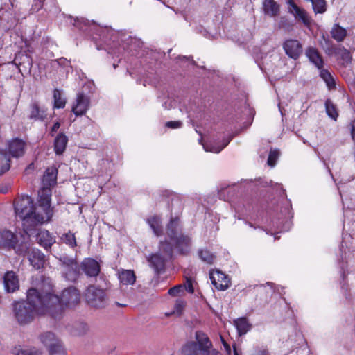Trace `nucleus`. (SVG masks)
Masks as SVG:
<instances>
[{
    "mask_svg": "<svg viewBox=\"0 0 355 355\" xmlns=\"http://www.w3.org/2000/svg\"><path fill=\"white\" fill-rule=\"evenodd\" d=\"M44 295V288H31L27 291L26 300L12 304L14 317L19 324H27L37 316L49 315L48 304Z\"/></svg>",
    "mask_w": 355,
    "mask_h": 355,
    "instance_id": "nucleus-1",
    "label": "nucleus"
},
{
    "mask_svg": "<svg viewBox=\"0 0 355 355\" xmlns=\"http://www.w3.org/2000/svg\"><path fill=\"white\" fill-rule=\"evenodd\" d=\"M40 196L37 205H34L33 200L28 196H22L15 201V211L17 217L23 221L25 231L29 229L28 225L35 226L42 224L51 220L53 214V208L51 206V216L47 211L44 210L40 205Z\"/></svg>",
    "mask_w": 355,
    "mask_h": 355,
    "instance_id": "nucleus-2",
    "label": "nucleus"
},
{
    "mask_svg": "<svg viewBox=\"0 0 355 355\" xmlns=\"http://www.w3.org/2000/svg\"><path fill=\"white\" fill-rule=\"evenodd\" d=\"M44 294L48 304L49 315L55 320L62 317L64 308H75L80 302V292L73 286L65 288L59 297L53 293L52 286L48 283L46 289H44Z\"/></svg>",
    "mask_w": 355,
    "mask_h": 355,
    "instance_id": "nucleus-3",
    "label": "nucleus"
},
{
    "mask_svg": "<svg viewBox=\"0 0 355 355\" xmlns=\"http://www.w3.org/2000/svg\"><path fill=\"white\" fill-rule=\"evenodd\" d=\"M57 170L54 167L48 168L42 178L43 187L39 191L40 205L44 209L47 211V214L51 216V187L56 184Z\"/></svg>",
    "mask_w": 355,
    "mask_h": 355,
    "instance_id": "nucleus-4",
    "label": "nucleus"
},
{
    "mask_svg": "<svg viewBox=\"0 0 355 355\" xmlns=\"http://www.w3.org/2000/svg\"><path fill=\"white\" fill-rule=\"evenodd\" d=\"M158 249V252L151 254L148 258L150 267L154 269L156 274L164 270L166 261L171 259L173 254V246L167 239L159 241Z\"/></svg>",
    "mask_w": 355,
    "mask_h": 355,
    "instance_id": "nucleus-5",
    "label": "nucleus"
},
{
    "mask_svg": "<svg viewBox=\"0 0 355 355\" xmlns=\"http://www.w3.org/2000/svg\"><path fill=\"white\" fill-rule=\"evenodd\" d=\"M196 341L187 343L183 349L185 355H209L212 343L207 335L202 331L195 334Z\"/></svg>",
    "mask_w": 355,
    "mask_h": 355,
    "instance_id": "nucleus-6",
    "label": "nucleus"
},
{
    "mask_svg": "<svg viewBox=\"0 0 355 355\" xmlns=\"http://www.w3.org/2000/svg\"><path fill=\"white\" fill-rule=\"evenodd\" d=\"M86 304L94 309H104L107 304L108 296L106 291L96 285L89 286L83 295Z\"/></svg>",
    "mask_w": 355,
    "mask_h": 355,
    "instance_id": "nucleus-7",
    "label": "nucleus"
},
{
    "mask_svg": "<svg viewBox=\"0 0 355 355\" xmlns=\"http://www.w3.org/2000/svg\"><path fill=\"white\" fill-rule=\"evenodd\" d=\"M287 5L288 12L292 14L295 19L302 21L306 26L311 25V18L304 9L299 7L293 0H288Z\"/></svg>",
    "mask_w": 355,
    "mask_h": 355,
    "instance_id": "nucleus-8",
    "label": "nucleus"
},
{
    "mask_svg": "<svg viewBox=\"0 0 355 355\" xmlns=\"http://www.w3.org/2000/svg\"><path fill=\"white\" fill-rule=\"evenodd\" d=\"M209 277L211 284L219 291H225L230 286V281L228 277L219 270H211Z\"/></svg>",
    "mask_w": 355,
    "mask_h": 355,
    "instance_id": "nucleus-9",
    "label": "nucleus"
},
{
    "mask_svg": "<svg viewBox=\"0 0 355 355\" xmlns=\"http://www.w3.org/2000/svg\"><path fill=\"white\" fill-rule=\"evenodd\" d=\"M283 48L286 54L294 60L297 59L303 51L302 45L295 39L286 40L283 44Z\"/></svg>",
    "mask_w": 355,
    "mask_h": 355,
    "instance_id": "nucleus-10",
    "label": "nucleus"
},
{
    "mask_svg": "<svg viewBox=\"0 0 355 355\" xmlns=\"http://www.w3.org/2000/svg\"><path fill=\"white\" fill-rule=\"evenodd\" d=\"M89 98L83 93H78L76 102L72 106V112L76 116H82L89 107Z\"/></svg>",
    "mask_w": 355,
    "mask_h": 355,
    "instance_id": "nucleus-11",
    "label": "nucleus"
},
{
    "mask_svg": "<svg viewBox=\"0 0 355 355\" xmlns=\"http://www.w3.org/2000/svg\"><path fill=\"white\" fill-rule=\"evenodd\" d=\"M171 242L180 254L187 255L191 251V239L184 234H180L179 237Z\"/></svg>",
    "mask_w": 355,
    "mask_h": 355,
    "instance_id": "nucleus-12",
    "label": "nucleus"
},
{
    "mask_svg": "<svg viewBox=\"0 0 355 355\" xmlns=\"http://www.w3.org/2000/svg\"><path fill=\"white\" fill-rule=\"evenodd\" d=\"M166 235L169 242H172L182 234V227L178 217L171 218L166 227Z\"/></svg>",
    "mask_w": 355,
    "mask_h": 355,
    "instance_id": "nucleus-13",
    "label": "nucleus"
},
{
    "mask_svg": "<svg viewBox=\"0 0 355 355\" xmlns=\"http://www.w3.org/2000/svg\"><path fill=\"white\" fill-rule=\"evenodd\" d=\"M18 243L16 234L9 230L0 232V247L7 249H15Z\"/></svg>",
    "mask_w": 355,
    "mask_h": 355,
    "instance_id": "nucleus-14",
    "label": "nucleus"
},
{
    "mask_svg": "<svg viewBox=\"0 0 355 355\" xmlns=\"http://www.w3.org/2000/svg\"><path fill=\"white\" fill-rule=\"evenodd\" d=\"M82 270L89 277H96L100 272V265L97 261L87 258L81 263Z\"/></svg>",
    "mask_w": 355,
    "mask_h": 355,
    "instance_id": "nucleus-15",
    "label": "nucleus"
},
{
    "mask_svg": "<svg viewBox=\"0 0 355 355\" xmlns=\"http://www.w3.org/2000/svg\"><path fill=\"white\" fill-rule=\"evenodd\" d=\"M3 284L8 293H13L19 288L18 277L13 271H8L4 275Z\"/></svg>",
    "mask_w": 355,
    "mask_h": 355,
    "instance_id": "nucleus-16",
    "label": "nucleus"
},
{
    "mask_svg": "<svg viewBox=\"0 0 355 355\" xmlns=\"http://www.w3.org/2000/svg\"><path fill=\"white\" fill-rule=\"evenodd\" d=\"M25 145L21 139H14L8 144V152L14 157H21L24 154Z\"/></svg>",
    "mask_w": 355,
    "mask_h": 355,
    "instance_id": "nucleus-17",
    "label": "nucleus"
},
{
    "mask_svg": "<svg viewBox=\"0 0 355 355\" xmlns=\"http://www.w3.org/2000/svg\"><path fill=\"white\" fill-rule=\"evenodd\" d=\"M28 260L35 269H40L44 264L45 256L40 250L33 249L28 252Z\"/></svg>",
    "mask_w": 355,
    "mask_h": 355,
    "instance_id": "nucleus-18",
    "label": "nucleus"
},
{
    "mask_svg": "<svg viewBox=\"0 0 355 355\" xmlns=\"http://www.w3.org/2000/svg\"><path fill=\"white\" fill-rule=\"evenodd\" d=\"M46 116V110L41 107L36 101L30 105V113L28 118L34 121H43Z\"/></svg>",
    "mask_w": 355,
    "mask_h": 355,
    "instance_id": "nucleus-19",
    "label": "nucleus"
},
{
    "mask_svg": "<svg viewBox=\"0 0 355 355\" xmlns=\"http://www.w3.org/2000/svg\"><path fill=\"white\" fill-rule=\"evenodd\" d=\"M37 241L38 243L44 248H50L55 242V237L52 236L50 232L46 230H40L37 234Z\"/></svg>",
    "mask_w": 355,
    "mask_h": 355,
    "instance_id": "nucleus-20",
    "label": "nucleus"
},
{
    "mask_svg": "<svg viewBox=\"0 0 355 355\" xmlns=\"http://www.w3.org/2000/svg\"><path fill=\"white\" fill-rule=\"evenodd\" d=\"M118 278L123 285H133L136 281V275L132 270L121 269L118 271Z\"/></svg>",
    "mask_w": 355,
    "mask_h": 355,
    "instance_id": "nucleus-21",
    "label": "nucleus"
},
{
    "mask_svg": "<svg viewBox=\"0 0 355 355\" xmlns=\"http://www.w3.org/2000/svg\"><path fill=\"white\" fill-rule=\"evenodd\" d=\"M262 5L265 15L274 17L279 14V6L275 0H263Z\"/></svg>",
    "mask_w": 355,
    "mask_h": 355,
    "instance_id": "nucleus-22",
    "label": "nucleus"
},
{
    "mask_svg": "<svg viewBox=\"0 0 355 355\" xmlns=\"http://www.w3.org/2000/svg\"><path fill=\"white\" fill-rule=\"evenodd\" d=\"M333 53L340 60L342 65H346L351 62L352 55L350 52L343 46H338L333 49Z\"/></svg>",
    "mask_w": 355,
    "mask_h": 355,
    "instance_id": "nucleus-23",
    "label": "nucleus"
},
{
    "mask_svg": "<svg viewBox=\"0 0 355 355\" xmlns=\"http://www.w3.org/2000/svg\"><path fill=\"white\" fill-rule=\"evenodd\" d=\"M147 223L150 225L153 233L157 236H160L163 234V227L162 225V219L158 216H153L147 219Z\"/></svg>",
    "mask_w": 355,
    "mask_h": 355,
    "instance_id": "nucleus-24",
    "label": "nucleus"
},
{
    "mask_svg": "<svg viewBox=\"0 0 355 355\" xmlns=\"http://www.w3.org/2000/svg\"><path fill=\"white\" fill-rule=\"evenodd\" d=\"M68 142L67 137L63 133L57 135L54 141V150L56 155H62L66 149Z\"/></svg>",
    "mask_w": 355,
    "mask_h": 355,
    "instance_id": "nucleus-25",
    "label": "nucleus"
},
{
    "mask_svg": "<svg viewBox=\"0 0 355 355\" xmlns=\"http://www.w3.org/2000/svg\"><path fill=\"white\" fill-rule=\"evenodd\" d=\"M234 325L235 326L239 336L245 335L249 331L252 325L249 323L246 318L242 317L234 320Z\"/></svg>",
    "mask_w": 355,
    "mask_h": 355,
    "instance_id": "nucleus-26",
    "label": "nucleus"
},
{
    "mask_svg": "<svg viewBox=\"0 0 355 355\" xmlns=\"http://www.w3.org/2000/svg\"><path fill=\"white\" fill-rule=\"evenodd\" d=\"M306 55L318 69H321L323 67V60L316 49L313 47L308 48L306 51Z\"/></svg>",
    "mask_w": 355,
    "mask_h": 355,
    "instance_id": "nucleus-27",
    "label": "nucleus"
},
{
    "mask_svg": "<svg viewBox=\"0 0 355 355\" xmlns=\"http://www.w3.org/2000/svg\"><path fill=\"white\" fill-rule=\"evenodd\" d=\"M331 35L337 42H342L347 36V31L338 24H334L331 31Z\"/></svg>",
    "mask_w": 355,
    "mask_h": 355,
    "instance_id": "nucleus-28",
    "label": "nucleus"
},
{
    "mask_svg": "<svg viewBox=\"0 0 355 355\" xmlns=\"http://www.w3.org/2000/svg\"><path fill=\"white\" fill-rule=\"evenodd\" d=\"M40 340L48 349L54 345L55 343L60 341V340L56 338L55 335L50 331L41 334Z\"/></svg>",
    "mask_w": 355,
    "mask_h": 355,
    "instance_id": "nucleus-29",
    "label": "nucleus"
},
{
    "mask_svg": "<svg viewBox=\"0 0 355 355\" xmlns=\"http://www.w3.org/2000/svg\"><path fill=\"white\" fill-rule=\"evenodd\" d=\"M89 331V327L87 323L84 322H78L73 325L72 334L76 336H83L87 334Z\"/></svg>",
    "mask_w": 355,
    "mask_h": 355,
    "instance_id": "nucleus-30",
    "label": "nucleus"
},
{
    "mask_svg": "<svg viewBox=\"0 0 355 355\" xmlns=\"http://www.w3.org/2000/svg\"><path fill=\"white\" fill-rule=\"evenodd\" d=\"M49 355H67L66 350L60 340L48 349Z\"/></svg>",
    "mask_w": 355,
    "mask_h": 355,
    "instance_id": "nucleus-31",
    "label": "nucleus"
},
{
    "mask_svg": "<svg viewBox=\"0 0 355 355\" xmlns=\"http://www.w3.org/2000/svg\"><path fill=\"white\" fill-rule=\"evenodd\" d=\"M198 255L200 259L207 264L214 263L216 257L207 250H199Z\"/></svg>",
    "mask_w": 355,
    "mask_h": 355,
    "instance_id": "nucleus-32",
    "label": "nucleus"
},
{
    "mask_svg": "<svg viewBox=\"0 0 355 355\" xmlns=\"http://www.w3.org/2000/svg\"><path fill=\"white\" fill-rule=\"evenodd\" d=\"M320 77L326 83L329 89L335 87V80L331 73L326 69H321L320 73Z\"/></svg>",
    "mask_w": 355,
    "mask_h": 355,
    "instance_id": "nucleus-33",
    "label": "nucleus"
},
{
    "mask_svg": "<svg viewBox=\"0 0 355 355\" xmlns=\"http://www.w3.org/2000/svg\"><path fill=\"white\" fill-rule=\"evenodd\" d=\"M185 306H186L185 301L178 299L176 300V302L175 303L174 309L173 310V311L169 312V313H166L165 315L167 317H169V316H171L172 315H175V314L180 315L182 313Z\"/></svg>",
    "mask_w": 355,
    "mask_h": 355,
    "instance_id": "nucleus-34",
    "label": "nucleus"
},
{
    "mask_svg": "<svg viewBox=\"0 0 355 355\" xmlns=\"http://www.w3.org/2000/svg\"><path fill=\"white\" fill-rule=\"evenodd\" d=\"M10 159L8 155L0 151V175L10 168Z\"/></svg>",
    "mask_w": 355,
    "mask_h": 355,
    "instance_id": "nucleus-35",
    "label": "nucleus"
},
{
    "mask_svg": "<svg viewBox=\"0 0 355 355\" xmlns=\"http://www.w3.org/2000/svg\"><path fill=\"white\" fill-rule=\"evenodd\" d=\"M232 139L231 137H229L227 139H225L223 141V144L220 146H209L208 144L204 146V148L206 151H210L215 153H220L227 144L230 142Z\"/></svg>",
    "mask_w": 355,
    "mask_h": 355,
    "instance_id": "nucleus-36",
    "label": "nucleus"
},
{
    "mask_svg": "<svg viewBox=\"0 0 355 355\" xmlns=\"http://www.w3.org/2000/svg\"><path fill=\"white\" fill-rule=\"evenodd\" d=\"M79 274V268L76 264L68 266L65 272L66 277L71 281L75 280Z\"/></svg>",
    "mask_w": 355,
    "mask_h": 355,
    "instance_id": "nucleus-37",
    "label": "nucleus"
},
{
    "mask_svg": "<svg viewBox=\"0 0 355 355\" xmlns=\"http://www.w3.org/2000/svg\"><path fill=\"white\" fill-rule=\"evenodd\" d=\"M54 107L63 108L65 106L66 101L62 98L60 90L55 89L53 92Z\"/></svg>",
    "mask_w": 355,
    "mask_h": 355,
    "instance_id": "nucleus-38",
    "label": "nucleus"
},
{
    "mask_svg": "<svg viewBox=\"0 0 355 355\" xmlns=\"http://www.w3.org/2000/svg\"><path fill=\"white\" fill-rule=\"evenodd\" d=\"M326 112L329 117L336 120L338 116V113L334 104L330 101L327 100L325 102Z\"/></svg>",
    "mask_w": 355,
    "mask_h": 355,
    "instance_id": "nucleus-39",
    "label": "nucleus"
},
{
    "mask_svg": "<svg viewBox=\"0 0 355 355\" xmlns=\"http://www.w3.org/2000/svg\"><path fill=\"white\" fill-rule=\"evenodd\" d=\"M312 6L315 13H323L326 10L324 0H311Z\"/></svg>",
    "mask_w": 355,
    "mask_h": 355,
    "instance_id": "nucleus-40",
    "label": "nucleus"
},
{
    "mask_svg": "<svg viewBox=\"0 0 355 355\" xmlns=\"http://www.w3.org/2000/svg\"><path fill=\"white\" fill-rule=\"evenodd\" d=\"M62 239L64 242L71 248H74L77 245L75 235L71 232L64 234Z\"/></svg>",
    "mask_w": 355,
    "mask_h": 355,
    "instance_id": "nucleus-41",
    "label": "nucleus"
},
{
    "mask_svg": "<svg viewBox=\"0 0 355 355\" xmlns=\"http://www.w3.org/2000/svg\"><path fill=\"white\" fill-rule=\"evenodd\" d=\"M42 351L36 347H28L18 352V355H42Z\"/></svg>",
    "mask_w": 355,
    "mask_h": 355,
    "instance_id": "nucleus-42",
    "label": "nucleus"
},
{
    "mask_svg": "<svg viewBox=\"0 0 355 355\" xmlns=\"http://www.w3.org/2000/svg\"><path fill=\"white\" fill-rule=\"evenodd\" d=\"M279 154V151L277 150H270L268 158V165H270V166H275L276 161L278 158Z\"/></svg>",
    "mask_w": 355,
    "mask_h": 355,
    "instance_id": "nucleus-43",
    "label": "nucleus"
},
{
    "mask_svg": "<svg viewBox=\"0 0 355 355\" xmlns=\"http://www.w3.org/2000/svg\"><path fill=\"white\" fill-rule=\"evenodd\" d=\"M184 291V286L182 285H177L173 288H171L168 291V293L171 295V296H177L180 293L183 292Z\"/></svg>",
    "mask_w": 355,
    "mask_h": 355,
    "instance_id": "nucleus-44",
    "label": "nucleus"
},
{
    "mask_svg": "<svg viewBox=\"0 0 355 355\" xmlns=\"http://www.w3.org/2000/svg\"><path fill=\"white\" fill-rule=\"evenodd\" d=\"M182 126V123L180 121H168L166 123V127L172 128V129L180 128Z\"/></svg>",
    "mask_w": 355,
    "mask_h": 355,
    "instance_id": "nucleus-45",
    "label": "nucleus"
},
{
    "mask_svg": "<svg viewBox=\"0 0 355 355\" xmlns=\"http://www.w3.org/2000/svg\"><path fill=\"white\" fill-rule=\"evenodd\" d=\"M184 288H185L189 293H193L194 288L191 279L187 278L186 285L184 286Z\"/></svg>",
    "mask_w": 355,
    "mask_h": 355,
    "instance_id": "nucleus-46",
    "label": "nucleus"
},
{
    "mask_svg": "<svg viewBox=\"0 0 355 355\" xmlns=\"http://www.w3.org/2000/svg\"><path fill=\"white\" fill-rule=\"evenodd\" d=\"M163 196H166L167 198H171L172 200H174V198H178V197L173 193L172 191L166 190L162 192Z\"/></svg>",
    "mask_w": 355,
    "mask_h": 355,
    "instance_id": "nucleus-47",
    "label": "nucleus"
},
{
    "mask_svg": "<svg viewBox=\"0 0 355 355\" xmlns=\"http://www.w3.org/2000/svg\"><path fill=\"white\" fill-rule=\"evenodd\" d=\"M254 355H269V353L266 349H259Z\"/></svg>",
    "mask_w": 355,
    "mask_h": 355,
    "instance_id": "nucleus-48",
    "label": "nucleus"
},
{
    "mask_svg": "<svg viewBox=\"0 0 355 355\" xmlns=\"http://www.w3.org/2000/svg\"><path fill=\"white\" fill-rule=\"evenodd\" d=\"M351 135H352V139L355 142V120L354 121H352V123H351Z\"/></svg>",
    "mask_w": 355,
    "mask_h": 355,
    "instance_id": "nucleus-49",
    "label": "nucleus"
},
{
    "mask_svg": "<svg viewBox=\"0 0 355 355\" xmlns=\"http://www.w3.org/2000/svg\"><path fill=\"white\" fill-rule=\"evenodd\" d=\"M60 126V123L55 122L51 128V133L53 134V132H56L59 129Z\"/></svg>",
    "mask_w": 355,
    "mask_h": 355,
    "instance_id": "nucleus-50",
    "label": "nucleus"
},
{
    "mask_svg": "<svg viewBox=\"0 0 355 355\" xmlns=\"http://www.w3.org/2000/svg\"><path fill=\"white\" fill-rule=\"evenodd\" d=\"M224 347L227 352V354H230L231 352V348L228 344H227L225 342H223Z\"/></svg>",
    "mask_w": 355,
    "mask_h": 355,
    "instance_id": "nucleus-51",
    "label": "nucleus"
},
{
    "mask_svg": "<svg viewBox=\"0 0 355 355\" xmlns=\"http://www.w3.org/2000/svg\"><path fill=\"white\" fill-rule=\"evenodd\" d=\"M234 355H239V352L237 351L235 346H234Z\"/></svg>",
    "mask_w": 355,
    "mask_h": 355,
    "instance_id": "nucleus-52",
    "label": "nucleus"
},
{
    "mask_svg": "<svg viewBox=\"0 0 355 355\" xmlns=\"http://www.w3.org/2000/svg\"><path fill=\"white\" fill-rule=\"evenodd\" d=\"M116 305H117L118 306H122V307H123V306H126V304H120V303H119V302H116Z\"/></svg>",
    "mask_w": 355,
    "mask_h": 355,
    "instance_id": "nucleus-53",
    "label": "nucleus"
}]
</instances>
